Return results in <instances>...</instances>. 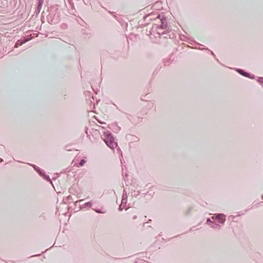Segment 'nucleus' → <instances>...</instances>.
Wrapping results in <instances>:
<instances>
[{
    "label": "nucleus",
    "mask_w": 263,
    "mask_h": 263,
    "mask_svg": "<svg viewBox=\"0 0 263 263\" xmlns=\"http://www.w3.org/2000/svg\"><path fill=\"white\" fill-rule=\"evenodd\" d=\"M102 138L107 146L112 149H114L118 146L117 142L115 141L112 133L109 130L103 133Z\"/></svg>",
    "instance_id": "nucleus-1"
},
{
    "label": "nucleus",
    "mask_w": 263,
    "mask_h": 263,
    "mask_svg": "<svg viewBox=\"0 0 263 263\" xmlns=\"http://www.w3.org/2000/svg\"><path fill=\"white\" fill-rule=\"evenodd\" d=\"M47 20L49 23L51 24H56L60 20V12L58 9H51L49 11L48 15L47 16Z\"/></svg>",
    "instance_id": "nucleus-2"
},
{
    "label": "nucleus",
    "mask_w": 263,
    "mask_h": 263,
    "mask_svg": "<svg viewBox=\"0 0 263 263\" xmlns=\"http://www.w3.org/2000/svg\"><path fill=\"white\" fill-rule=\"evenodd\" d=\"M158 21L161 23L160 25H157L155 27L156 29H164L167 27V22L165 15L158 14L156 17Z\"/></svg>",
    "instance_id": "nucleus-3"
},
{
    "label": "nucleus",
    "mask_w": 263,
    "mask_h": 263,
    "mask_svg": "<svg viewBox=\"0 0 263 263\" xmlns=\"http://www.w3.org/2000/svg\"><path fill=\"white\" fill-rule=\"evenodd\" d=\"M212 219L217 220L219 223L223 224L226 221L225 215L223 214H216Z\"/></svg>",
    "instance_id": "nucleus-4"
},
{
    "label": "nucleus",
    "mask_w": 263,
    "mask_h": 263,
    "mask_svg": "<svg viewBox=\"0 0 263 263\" xmlns=\"http://www.w3.org/2000/svg\"><path fill=\"white\" fill-rule=\"evenodd\" d=\"M235 70L238 73H239L240 74H241L244 77H247V78H249L250 79H254V76H252L249 73H248L246 71H245L243 69H239V68H236Z\"/></svg>",
    "instance_id": "nucleus-5"
},
{
    "label": "nucleus",
    "mask_w": 263,
    "mask_h": 263,
    "mask_svg": "<svg viewBox=\"0 0 263 263\" xmlns=\"http://www.w3.org/2000/svg\"><path fill=\"white\" fill-rule=\"evenodd\" d=\"M28 164L31 166L41 177H43V175L45 174L44 171L40 168L39 167L37 166L36 165L30 163H28Z\"/></svg>",
    "instance_id": "nucleus-6"
},
{
    "label": "nucleus",
    "mask_w": 263,
    "mask_h": 263,
    "mask_svg": "<svg viewBox=\"0 0 263 263\" xmlns=\"http://www.w3.org/2000/svg\"><path fill=\"white\" fill-rule=\"evenodd\" d=\"M210 227L213 229H216L218 230H220L221 228V226H220V224H219L215 222H212L211 226Z\"/></svg>",
    "instance_id": "nucleus-7"
},
{
    "label": "nucleus",
    "mask_w": 263,
    "mask_h": 263,
    "mask_svg": "<svg viewBox=\"0 0 263 263\" xmlns=\"http://www.w3.org/2000/svg\"><path fill=\"white\" fill-rule=\"evenodd\" d=\"M127 202V196H126V192L124 190L123 194V197L122 199L121 204L125 203L126 204Z\"/></svg>",
    "instance_id": "nucleus-8"
},
{
    "label": "nucleus",
    "mask_w": 263,
    "mask_h": 263,
    "mask_svg": "<svg viewBox=\"0 0 263 263\" xmlns=\"http://www.w3.org/2000/svg\"><path fill=\"white\" fill-rule=\"evenodd\" d=\"M91 206H92V202L89 201V202H87L85 203V204L81 205V209L86 208L87 207L90 208V207H91Z\"/></svg>",
    "instance_id": "nucleus-9"
},
{
    "label": "nucleus",
    "mask_w": 263,
    "mask_h": 263,
    "mask_svg": "<svg viewBox=\"0 0 263 263\" xmlns=\"http://www.w3.org/2000/svg\"><path fill=\"white\" fill-rule=\"evenodd\" d=\"M29 41V40H28V39H25V40H24V41H18L16 43V44H15V46H14V47H18V46L22 45L23 43H26V42H27V41Z\"/></svg>",
    "instance_id": "nucleus-10"
},
{
    "label": "nucleus",
    "mask_w": 263,
    "mask_h": 263,
    "mask_svg": "<svg viewBox=\"0 0 263 263\" xmlns=\"http://www.w3.org/2000/svg\"><path fill=\"white\" fill-rule=\"evenodd\" d=\"M45 180H47V181L50 182L51 183H52V181L51 179L50 178L49 176L48 175H47L45 173L42 177Z\"/></svg>",
    "instance_id": "nucleus-11"
},
{
    "label": "nucleus",
    "mask_w": 263,
    "mask_h": 263,
    "mask_svg": "<svg viewBox=\"0 0 263 263\" xmlns=\"http://www.w3.org/2000/svg\"><path fill=\"white\" fill-rule=\"evenodd\" d=\"M93 210H94L97 213H105V212L101 211V210L99 209H92Z\"/></svg>",
    "instance_id": "nucleus-12"
},
{
    "label": "nucleus",
    "mask_w": 263,
    "mask_h": 263,
    "mask_svg": "<svg viewBox=\"0 0 263 263\" xmlns=\"http://www.w3.org/2000/svg\"><path fill=\"white\" fill-rule=\"evenodd\" d=\"M43 3L44 0H38L37 6H39V7H42Z\"/></svg>",
    "instance_id": "nucleus-13"
},
{
    "label": "nucleus",
    "mask_w": 263,
    "mask_h": 263,
    "mask_svg": "<svg viewBox=\"0 0 263 263\" xmlns=\"http://www.w3.org/2000/svg\"><path fill=\"white\" fill-rule=\"evenodd\" d=\"M42 7H39V6L37 5V7H36V9L35 10V12L36 13V14H39L40 12V11H41V9L42 8Z\"/></svg>",
    "instance_id": "nucleus-14"
},
{
    "label": "nucleus",
    "mask_w": 263,
    "mask_h": 263,
    "mask_svg": "<svg viewBox=\"0 0 263 263\" xmlns=\"http://www.w3.org/2000/svg\"><path fill=\"white\" fill-rule=\"evenodd\" d=\"M86 161L84 159H82L79 163V165L81 166H82L85 163Z\"/></svg>",
    "instance_id": "nucleus-15"
},
{
    "label": "nucleus",
    "mask_w": 263,
    "mask_h": 263,
    "mask_svg": "<svg viewBox=\"0 0 263 263\" xmlns=\"http://www.w3.org/2000/svg\"><path fill=\"white\" fill-rule=\"evenodd\" d=\"M212 222H213L210 218H208L206 220V223L209 224V226H211Z\"/></svg>",
    "instance_id": "nucleus-16"
},
{
    "label": "nucleus",
    "mask_w": 263,
    "mask_h": 263,
    "mask_svg": "<svg viewBox=\"0 0 263 263\" xmlns=\"http://www.w3.org/2000/svg\"><path fill=\"white\" fill-rule=\"evenodd\" d=\"M257 81L260 83H263V77H259Z\"/></svg>",
    "instance_id": "nucleus-17"
},
{
    "label": "nucleus",
    "mask_w": 263,
    "mask_h": 263,
    "mask_svg": "<svg viewBox=\"0 0 263 263\" xmlns=\"http://www.w3.org/2000/svg\"><path fill=\"white\" fill-rule=\"evenodd\" d=\"M70 145H66L65 146V149L67 151H71V149L70 148Z\"/></svg>",
    "instance_id": "nucleus-18"
},
{
    "label": "nucleus",
    "mask_w": 263,
    "mask_h": 263,
    "mask_svg": "<svg viewBox=\"0 0 263 263\" xmlns=\"http://www.w3.org/2000/svg\"><path fill=\"white\" fill-rule=\"evenodd\" d=\"M140 192L139 191H134V194L133 195L134 196H137L138 195H139Z\"/></svg>",
    "instance_id": "nucleus-19"
},
{
    "label": "nucleus",
    "mask_w": 263,
    "mask_h": 263,
    "mask_svg": "<svg viewBox=\"0 0 263 263\" xmlns=\"http://www.w3.org/2000/svg\"><path fill=\"white\" fill-rule=\"evenodd\" d=\"M123 208L124 207L122 206V204H121L119 206L118 210L119 211H121L123 210Z\"/></svg>",
    "instance_id": "nucleus-20"
},
{
    "label": "nucleus",
    "mask_w": 263,
    "mask_h": 263,
    "mask_svg": "<svg viewBox=\"0 0 263 263\" xmlns=\"http://www.w3.org/2000/svg\"><path fill=\"white\" fill-rule=\"evenodd\" d=\"M66 200H67L68 201L72 200V198L71 196L69 195L68 196H67L66 197Z\"/></svg>",
    "instance_id": "nucleus-21"
},
{
    "label": "nucleus",
    "mask_w": 263,
    "mask_h": 263,
    "mask_svg": "<svg viewBox=\"0 0 263 263\" xmlns=\"http://www.w3.org/2000/svg\"><path fill=\"white\" fill-rule=\"evenodd\" d=\"M134 139L133 140L135 142L138 141L139 140V138L136 136H133Z\"/></svg>",
    "instance_id": "nucleus-22"
},
{
    "label": "nucleus",
    "mask_w": 263,
    "mask_h": 263,
    "mask_svg": "<svg viewBox=\"0 0 263 263\" xmlns=\"http://www.w3.org/2000/svg\"><path fill=\"white\" fill-rule=\"evenodd\" d=\"M127 173H125V175L123 176V177H124V181L126 182V179H127Z\"/></svg>",
    "instance_id": "nucleus-23"
},
{
    "label": "nucleus",
    "mask_w": 263,
    "mask_h": 263,
    "mask_svg": "<svg viewBox=\"0 0 263 263\" xmlns=\"http://www.w3.org/2000/svg\"><path fill=\"white\" fill-rule=\"evenodd\" d=\"M83 200L82 199V200H78V201H76L75 203H74L75 205H77L78 203L81 202Z\"/></svg>",
    "instance_id": "nucleus-24"
},
{
    "label": "nucleus",
    "mask_w": 263,
    "mask_h": 263,
    "mask_svg": "<svg viewBox=\"0 0 263 263\" xmlns=\"http://www.w3.org/2000/svg\"><path fill=\"white\" fill-rule=\"evenodd\" d=\"M69 192H70L71 194H74V193H73V189H72V188H70V189H69Z\"/></svg>",
    "instance_id": "nucleus-25"
},
{
    "label": "nucleus",
    "mask_w": 263,
    "mask_h": 263,
    "mask_svg": "<svg viewBox=\"0 0 263 263\" xmlns=\"http://www.w3.org/2000/svg\"><path fill=\"white\" fill-rule=\"evenodd\" d=\"M157 33L159 34H164V31H163L162 32H160L158 31H157Z\"/></svg>",
    "instance_id": "nucleus-26"
},
{
    "label": "nucleus",
    "mask_w": 263,
    "mask_h": 263,
    "mask_svg": "<svg viewBox=\"0 0 263 263\" xmlns=\"http://www.w3.org/2000/svg\"><path fill=\"white\" fill-rule=\"evenodd\" d=\"M136 218H137V216H136V215H134V216H133V217H132V219H133V220H135V219H136Z\"/></svg>",
    "instance_id": "nucleus-27"
},
{
    "label": "nucleus",
    "mask_w": 263,
    "mask_h": 263,
    "mask_svg": "<svg viewBox=\"0 0 263 263\" xmlns=\"http://www.w3.org/2000/svg\"><path fill=\"white\" fill-rule=\"evenodd\" d=\"M151 221V219H149L148 221L147 222L144 223L143 226H144L146 223L149 222Z\"/></svg>",
    "instance_id": "nucleus-28"
},
{
    "label": "nucleus",
    "mask_w": 263,
    "mask_h": 263,
    "mask_svg": "<svg viewBox=\"0 0 263 263\" xmlns=\"http://www.w3.org/2000/svg\"><path fill=\"white\" fill-rule=\"evenodd\" d=\"M199 49L200 50L205 49V50H210L208 48H199Z\"/></svg>",
    "instance_id": "nucleus-29"
},
{
    "label": "nucleus",
    "mask_w": 263,
    "mask_h": 263,
    "mask_svg": "<svg viewBox=\"0 0 263 263\" xmlns=\"http://www.w3.org/2000/svg\"><path fill=\"white\" fill-rule=\"evenodd\" d=\"M211 54H212V55H214V53H213V52L212 51H211Z\"/></svg>",
    "instance_id": "nucleus-30"
},
{
    "label": "nucleus",
    "mask_w": 263,
    "mask_h": 263,
    "mask_svg": "<svg viewBox=\"0 0 263 263\" xmlns=\"http://www.w3.org/2000/svg\"><path fill=\"white\" fill-rule=\"evenodd\" d=\"M0 160H1V161H3V160L2 159H1V158H0Z\"/></svg>",
    "instance_id": "nucleus-31"
},
{
    "label": "nucleus",
    "mask_w": 263,
    "mask_h": 263,
    "mask_svg": "<svg viewBox=\"0 0 263 263\" xmlns=\"http://www.w3.org/2000/svg\"><path fill=\"white\" fill-rule=\"evenodd\" d=\"M192 230V228H191L190 230V231H191Z\"/></svg>",
    "instance_id": "nucleus-32"
},
{
    "label": "nucleus",
    "mask_w": 263,
    "mask_h": 263,
    "mask_svg": "<svg viewBox=\"0 0 263 263\" xmlns=\"http://www.w3.org/2000/svg\"><path fill=\"white\" fill-rule=\"evenodd\" d=\"M262 200H263V195L262 196Z\"/></svg>",
    "instance_id": "nucleus-33"
}]
</instances>
